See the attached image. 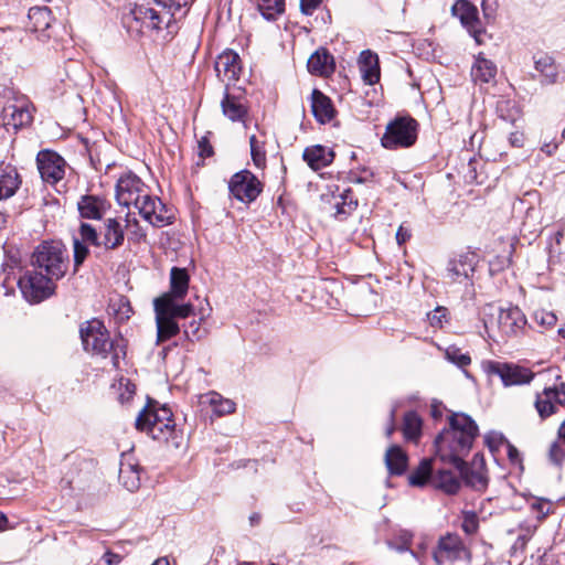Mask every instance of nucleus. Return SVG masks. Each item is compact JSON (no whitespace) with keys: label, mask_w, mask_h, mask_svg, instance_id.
I'll list each match as a JSON object with an SVG mask.
<instances>
[{"label":"nucleus","mask_w":565,"mask_h":565,"mask_svg":"<svg viewBox=\"0 0 565 565\" xmlns=\"http://www.w3.org/2000/svg\"><path fill=\"white\" fill-rule=\"evenodd\" d=\"M478 435V426L466 414L457 413L449 417V427L435 440L436 456L454 467H461Z\"/></svg>","instance_id":"nucleus-1"},{"label":"nucleus","mask_w":565,"mask_h":565,"mask_svg":"<svg viewBox=\"0 0 565 565\" xmlns=\"http://www.w3.org/2000/svg\"><path fill=\"white\" fill-rule=\"evenodd\" d=\"M124 239L125 233L117 218H107L104 222L100 234H98L96 228L90 224L81 222L77 232L73 234V258L75 268L79 267L88 256L89 245L111 250L121 246Z\"/></svg>","instance_id":"nucleus-2"},{"label":"nucleus","mask_w":565,"mask_h":565,"mask_svg":"<svg viewBox=\"0 0 565 565\" xmlns=\"http://www.w3.org/2000/svg\"><path fill=\"white\" fill-rule=\"evenodd\" d=\"M83 348L86 352L106 359L110 355L114 367L119 366V360L126 355L124 339L111 340L109 332L100 320L93 319L84 322L79 329Z\"/></svg>","instance_id":"nucleus-3"},{"label":"nucleus","mask_w":565,"mask_h":565,"mask_svg":"<svg viewBox=\"0 0 565 565\" xmlns=\"http://www.w3.org/2000/svg\"><path fill=\"white\" fill-rule=\"evenodd\" d=\"M31 265L53 279H62L68 268V253L57 241L43 242L32 255Z\"/></svg>","instance_id":"nucleus-4"},{"label":"nucleus","mask_w":565,"mask_h":565,"mask_svg":"<svg viewBox=\"0 0 565 565\" xmlns=\"http://www.w3.org/2000/svg\"><path fill=\"white\" fill-rule=\"evenodd\" d=\"M418 122L411 116H399L390 121L381 138V145L388 150L412 147L417 140Z\"/></svg>","instance_id":"nucleus-5"},{"label":"nucleus","mask_w":565,"mask_h":565,"mask_svg":"<svg viewBox=\"0 0 565 565\" xmlns=\"http://www.w3.org/2000/svg\"><path fill=\"white\" fill-rule=\"evenodd\" d=\"M57 279L33 268L19 278V287L23 297L32 303H39L52 295L56 289Z\"/></svg>","instance_id":"nucleus-6"},{"label":"nucleus","mask_w":565,"mask_h":565,"mask_svg":"<svg viewBox=\"0 0 565 565\" xmlns=\"http://www.w3.org/2000/svg\"><path fill=\"white\" fill-rule=\"evenodd\" d=\"M433 558L438 565L459 561H470L469 544L458 533L447 532L440 535L433 550Z\"/></svg>","instance_id":"nucleus-7"},{"label":"nucleus","mask_w":565,"mask_h":565,"mask_svg":"<svg viewBox=\"0 0 565 565\" xmlns=\"http://www.w3.org/2000/svg\"><path fill=\"white\" fill-rule=\"evenodd\" d=\"M482 369L488 375L498 376L505 387L530 384L535 376L530 367L511 362L488 360Z\"/></svg>","instance_id":"nucleus-8"},{"label":"nucleus","mask_w":565,"mask_h":565,"mask_svg":"<svg viewBox=\"0 0 565 565\" xmlns=\"http://www.w3.org/2000/svg\"><path fill=\"white\" fill-rule=\"evenodd\" d=\"M163 18L153 8L146 3L135 4L130 13L125 18V24L129 32L143 34L161 29Z\"/></svg>","instance_id":"nucleus-9"},{"label":"nucleus","mask_w":565,"mask_h":565,"mask_svg":"<svg viewBox=\"0 0 565 565\" xmlns=\"http://www.w3.org/2000/svg\"><path fill=\"white\" fill-rule=\"evenodd\" d=\"M228 190L233 198L249 204L254 202L263 191V184L257 177L248 170H242L232 175Z\"/></svg>","instance_id":"nucleus-10"},{"label":"nucleus","mask_w":565,"mask_h":565,"mask_svg":"<svg viewBox=\"0 0 565 565\" xmlns=\"http://www.w3.org/2000/svg\"><path fill=\"white\" fill-rule=\"evenodd\" d=\"M145 221L156 227H163L172 223L173 213L158 198L148 192L135 205Z\"/></svg>","instance_id":"nucleus-11"},{"label":"nucleus","mask_w":565,"mask_h":565,"mask_svg":"<svg viewBox=\"0 0 565 565\" xmlns=\"http://www.w3.org/2000/svg\"><path fill=\"white\" fill-rule=\"evenodd\" d=\"M33 106L25 96L15 97L2 109V121L7 128L18 130L32 122Z\"/></svg>","instance_id":"nucleus-12"},{"label":"nucleus","mask_w":565,"mask_h":565,"mask_svg":"<svg viewBox=\"0 0 565 565\" xmlns=\"http://www.w3.org/2000/svg\"><path fill=\"white\" fill-rule=\"evenodd\" d=\"M36 164L42 180L49 184L58 183L65 175L66 162L54 151H40L36 156Z\"/></svg>","instance_id":"nucleus-13"},{"label":"nucleus","mask_w":565,"mask_h":565,"mask_svg":"<svg viewBox=\"0 0 565 565\" xmlns=\"http://www.w3.org/2000/svg\"><path fill=\"white\" fill-rule=\"evenodd\" d=\"M147 192L145 183L131 173L120 177L116 184V199L122 206H135Z\"/></svg>","instance_id":"nucleus-14"},{"label":"nucleus","mask_w":565,"mask_h":565,"mask_svg":"<svg viewBox=\"0 0 565 565\" xmlns=\"http://www.w3.org/2000/svg\"><path fill=\"white\" fill-rule=\"evenodd\" d=\"M451 13L460 20L461 24L475 38L476 42L480 44L482 42L480 36L483 30L478 17L477 7L468 0H457L451 7Z\"/></svg>","instance_id":"nucleus-15"},{"label":"nucleus","mask_w":565,"mask_h":565,"mask_svg":"<svg viewBox=\"0 0 565 565\" xmlns=\"http://www.w3.org/2000/svg\"><path fill=\"white\" fill-rule=\"evenodd\" d=\"M456 468L460 471V476L467 486L478 491H482L488 487V475L482 456L477 454L473 456L470 466L462 461V466Z\"/></svg>","instance_id":"nucleus-16"},{"label":"nucleus","mask_w":565,"mask_h":565,"mask_svg":"<svg viewBox=\"0 0 565 565\" xmlns=\"http://www.w3.org/2000/svg\"><path fill=\"white\" fill-rule=\"evenodd\" d=\"M526 324L524 313L518 307L500 309L498 315V328L505 337L518 335Z\"/></svg>","instance_id":"nucleus-17"},{"label":"nucleus","mask_w":565,"mask_h":565,"mask_svg":"<svg viewBox=\"0 0 565 565\" xmlns=\"http://www.w3.org/2000/svg\"><path fill=\"white\" fill-rule=\"evenodd\" d=\"M215 71L222 82L236 81L242 71L239 55L232 50L224 51L215 61Z\"/></svg>","instance_id":"nucleus-18"},{"label":"nucleus","mask_w":565,"mask_h":565,"mask_svg":"<svg viewBox=\"0 0 565 565\" xmlns=\"http://www.w3.org/2000/svg\"><path fill=\"white\" fill-rule=\"evenodd\" d=\"M109 209V202L97 195H83L77 202V210L83 218L102 220Z\"/></svg>","instance_id":"nucleus-19"},{"label":"nucleus","mask_w":565,"mask_h":565,"mask_svg":"<svg viewBox=\"0 0 565 565\" xmlns=\"http://www.w3.org/2000/svg\"><path fill=\"white\" fill-rule=\"evenodd\" d=\"M475 271L473 257L461 255L448 263L446 277L451 282L467 284Z\"/></svg>","instance_id":"nucleus-20"},{"label":"nucleus","mask_w":565,"mask_h":565,"mask_svg":"<svg viewBox=\"0 0 565 565\" xmlns=\"http://www.w3.org/2000/svg\"><path fill=\"white\" fill-rule=\"evenodd\" d=\"M148 435L158 441H168L175 431L172 412L166 406H160L159 417L154 426H148Z\"/></svg>","instance_id":"nucleus-21"},{"label":"nucleus","mask_w":565,"mask_h":565,"mask_svg":"<svg viewBox=\"0 0 565 565\" xmlns=\"http://www.w3.org/2000/svg\"><path fill=\"white\" fill-rule=\"evenodd\" d=\"M157 324V343L164 342L180 332L178 322L160 306L153 305Z\"/></svg>","instance_id":"nucleus-22"},{"label":"nucleus","mask_w":565,"mask_h":565,"mask_svg":"<svg viewBox=\"0 0 565 565\" xmlns=\"http://www.w3.org/2000/svg\"><path fill=\"white\" fill-rule=\"evenodd\" d=\"M311 110L320 124L329 122L335 116L331 99L318 89H313L311 93Z\"/></svg>","instance_id":"nucleus-23"},{"label":"nucleus","mask_w":565,"mask_h":565,"mask_svg":"<svg viewBox=\"0 0 565 565\" xmlns=\"http://www.w3.org/2000/svg\"><path fill=\"white\" fill-rule=\"evenodd\" d=\"M302 158L312 170L318 171L333 161L334 153L327 147L316 145L306 148Z\"/></svg>","instance_id":"nucleus-24"},{"label":"nucleus","mask_w":565,"mask_h":565,"mask_svg":"<svg viewBox=\"0 0 565 565\" xmlns=\"http://www.w3.org/2000/svg\"><path fill=\"white\" fill-rule=\"evenodd\" d=\"M20 185L21 177L13 166L0 167V201L13 196Z\"/></svg>","instance_id":"nucleus-25"},{"label":"nucleus","mask_w":565,"mask_h":565,"mask_svg":"<svg viewBox=\"0 0 565 565\" xmlns=\"http://www.w3.org/2000/svg\"><path fill=\"white\" fill-rule=\"evenodd\" d=\"M308 71L319 76H329L334 71V60L324 49L317 50L308 60Z\"/></svg>","instance_id":"nucleus-26"},{"label":"nucleus","mask_w":565,"mask_h":565,"mask_svg":"<svg viewBox=\"0 0 565 565\" xmlns=\"http://www.w3.org/2000/svg\"><path fill=\"white\" fill-rule=\"evenodd\" d=\"M200 404L211 407L216 416H224L235 411V403L228 398H224L216 392H209L200 396Z\"/></svg>","instance_id":"nucleus-27"},{"label":"nucleus","mask_w":565,"mask_h":565,"mask_svg":"<svg viewBox=\"0 0 565 565\" xmlns=\"http://www.w3.org/2000/svg\"><path fill=\"white\" fill-rule=\"evenodd\" d=\"M190 277L186 269L173 267L170 273V290L162 296L183 299L189 290Z\"/></svg>","instance_id":"nucleus-28"},{"label":"nucleus","mask_w":565,"mask_h":565,"mask_svg":"<svg viewBox=\"0 0 565 565\" xmlns=\"http://www.w3.org/2000/svg\"><path fill=\"white\" fill-rule=\"evenodd\" d=\"M180 299L170 298L169 296H160L153 300V305L160 306L167 311L174 320L185 319L193 313V305L183 303L179 305Z\"/></svg>","instance_id":"nucleus-29"},{"label":"nucleus","mask_w":565,"mask_h":565,"mask_svg":"<svg viewBox=\"0 0 565 565\" xmlns=\"http://www.w3.org/2000/svg\"><path fill=\"white\" fill-rule=\"evenodd\" d=\"M497 75L495 64L479 54L471 67V78L475 83H490Z\"/></svg>","instance_id":"nucleus-30"},{"label":"nucleus","mask_w":565,"mask_h":565,"mask_svg":"<svg viewBox=\"0 0 565 565\" xmlns=\"http://www.w3.org/2000/svg\"><path fill=\"white\" fill-rule=\"evenodd\" d=\"M360 71L365 83L373 85L380 79L377 55L371 51H363L360 55Z\"/></svg>","instance_id":"nucleus-31"},{"label":"nucleus","mask_w":565,"mask_h":565,"mask_svg":"<svg viewBox=\"0 0 565 565\" xmlns=\"http://www.w3.org/2000/svg\"><path fill=\"white\" fill-rule=\"evenodd\" d=\"M527 507L531 515L536 520V523L527 529V532L531 534L554 511V503L545 498H532L527 501Z\"/></svg>","instance_id":"nucleus-32"},{"label":"nucleus","mask_w":565,"mask_h":565,"mask_svg":"<svg viewBox=\"0 0 565 565\" xmlns=\"http://www.w3.org/2000/svg\"><path fill=\"white\" fill-rule=\"evenodd\" d=\"M407 455L398 446H391L385 454V463L392 475H403L407 468Z\"/></svg>","instance_id":"nucleus-33"},{"label":"nucleus","mask_w":565,"mask_h":565,"mask_svg":"<svg viewBox=\"0 0 565 565\" xmlns=\"http://www.w3.org/2000/svg\"><path fill=\"white\" fill-rule=\"evenodd\" d=\"M30 29L33 32H43L47 30L52 23V13L47 7H34L29 10L28 14Z\"/></svg>","instance_id":"nucleus-34"},{"label":"nucleus","mask_w":565,"mask_h":565,"mask_svg":"<svg viewBox=\"0 0 565 565\" xmlns=\"http://www.w3.org/2000/svg\"><path fill=\"white\" fill-rule=\"evenodd\" d=\"M119 481L130 492L140 487V471L137 465L130 462H121L119 469Z\"/></svg>","instance_id":"nucleus-35"},{"label":"nucleus","mask_w":565,"mask_h":565,"mask_svg":"<svg viewBox=\"0 0 565 565\" xmlns=\"http://www.w3.org/2000/svg\"><path fill=\"white\" fill-rule=\"evenodd\" d=\"M221 105L223 114L232 121L243 120V118L246 116V108L235 96L226 94Z\"/></svg>","instance_id":"nucleus-36"},{"label":"nucleus","mask_w":565,"mask_h":565,"mask_svg":"<svg viewBox=\"0 0 565 565\" xmlns=\"http://www.w3.org/2000/svg\"><path fill=\"white\" fill-rule=\"evenodd\" d=\"M535 70L544 77L543 82L554 84L558 77V68L548 55H541L535 60Z\"/></svg>","instance_id":"nucleus-37"},{"label":"nucleus","mask_w":565,"mask_h":565,"mask_svg":"<svg viewBox=\"0 0 565 565\" xmlns=\"http://www.w3.org/2000/svg\"><path fill=\"white\" fill-rule=\"evenodd\" d=\"M422 418L415 412L404 415L403 434L407 440L417 441L422 435Z\"/></svg>","instance_id":"nucleus-38"},{"label":"nucleus","mask_w":565,"mask_h":565,"mask_svg":"<svg viewBox=\"0 0 565 565\" xmlns=\"http://www.w3.org/2000/svg\"><path fill=\"white\" fill-rule=\"evenodd\" d=\"M434 483L436 488L441 489L448 494H455L460 489V481L458 478L448 470L440 469L435 478Z\"/></svg>","instance_id":"nucleus-39"},{"label":"nucleus","mask_w":565,"mask_h":565,"mask_svg":"<svg viewBox=\"0 0 565 565\" xmlns=\"http://www.w3.org/2000/svg\"><path fill=\"white\" fill-rule=\"evenodd\" d=\"M552 395L550 388H544L543 392L536 394L534 406L542 419H545L556 412L557 407Z\"/></svg>","instance_id":"nucleus-40"},{"label":"nucleus","mask_w":565,"mask_h":565,"mask_svg":"<svg viewBox=\"0 0 565 565\" xmlns=\"http://www.w3.org/2000/svg\"><path fill=\"white\" fill-rule=\"evenodd\" d=\"M160 407L148 404L136 418V428L140 431L148 434V426H154L157 424V417H159Z\"/></svg>","instance_id":"nucleus-41"},{"label":"nucleus","mask_w":565,"mask_h":565,"mask_svg":"<svg viewBox=\"0 0 565 565\" xmlns=\"http://www.w3.org/2000/svg\"><path fill=\"white\" fill-rule=\"evenodd\" d=\"M108 313L118 322L128 320L132 313V308L125 297L113 299L108 306Z\"/></svg>","instance_id":"nucleus-42"},{"label":"nucleus","mask_w":565,"mask_h":565,"mask_svg":"<svg viewBox=\"0 0 565 565\" xmlns=\"http://www.w3.org/2000/svg\"><path fill=\"white\" fill-rule=\"evenodd\" d=\"M258 10L267 20H274L285 9V0H258Z\"/></svg>","instance_id":"nucleus-43"},{"label":"nucleus","mask_w":565,"mask_h":565,"mask_svg":"<svg viewBox=\"0 0 565 565\" xmlns=\"http://www.w3.org/2000/svg\"><path fill=\"white\" fill-rule=\"evenodd\" d=\"M445 358L448 362L457 365L460 369H465L471 364V358L468 353L456 345H449L445 349Z\"/></svg>","instance_id":"nucleus-44"},{"label":"nucleus","mask_w":565,"mask_h":565,"mask_svg":"<svg viewBox=\"0 0 565 565\" xmlns=\"http://www.w3.org/2000/svg\"><path fill=\"white\" fill-rule=\"evenodd\" d=\"M430 473H431L430 460L425 459L419 463V466L416 468V470H414L409 475L408 482L412 486L422 487L427 482V480L430 477Z\"/></svg>","instance_id":"nucleus-45"},{"label":"nucleus","mask_w":565,"mask_h":565,"mask_svg":"<svg viewBox=\"0 0 565 565\" xmlns=\"http://www.w3.org/2000/svg\"><path fill=\"white\" fill-rule=\"evenodd\" d=\"M358 203L352 198L351 190H345L342 194L335 198V202L333 204L335 209V215H347L351 213Z\"/></svg>","instance_id":"nucleus-46"},{"label":"nucleus","mask_w":565,"mask_h":565,"mask_svg":"<svg viewBox=\"0 0 565 565\" xmlns=\"http://www.w3.org/2000/svg\"><path fill=\"white\" fill-rule=\"evenodd\" d=\"M250 154L254 164L257 168H264L266 164V151L264 141L259 140L255 135L249 137Z\"/></svg>","instance_id":"nucleus-47"},{"label":"nucleus","mask_w":565,"mask_h":565,"mask_svg":"<svg viewBox=\"0 0 565 565\" xmlns=\"http://www.w3.org/2000/svg\"><path fill=\"white\" fill-rule=\"evenodd\" d=\"M413 541V533L408 530H398L394 537L388 541V546L398 552L408 551Z\"/></svg>","instance_id":"nucleus-48"},{"label":"nucleus","mask_w":565,"mask_h":565,"mask_svg":"<svg viewBox=\"0 0 565 565\" xmlns=\"http://www.w3.org/2000/svg\"><path fill=\"white\" fill-rule=\"evenodd\" d=\"M461 529L467 535H473L479 530V518L475 511L461 512Z\"/></svg>","instance_id":"nucleus-49"},{"label":"nucleus","mask_w":565,"mask_h":565,"mask_svg":"<svg viewBox=\"0 0 565 565\" xmlns=\"http://www.w3.org/2000/svg\"><path fill=\"white\" fill-rule=\"evenodd\" d=\"M534 321L543 328H552L557 321V317L553 311L545 309H537L533 315Z\"/></svg>","instance_id":"nucleus-50"},{"label":"nucleus","mask_w":565,"mask_h":565,"mask_svg":"<svg viewBox=\"0 0 565 565\" xmlns=\"http://www.w3.org/2000/svg\"><path fill=\"white\" fill-rule=\"evenodd\" d=\"M548 459L555 466H562L565 460V446L559 441H554L548 448Z\"/></svg>","instance_id":"nucleus-51"},{"label":"nucleus","mask_w":565,"mask_h":565,"mask_svg":"<svg viewBox=\"0 0 565 565\" xmlns=\"http://www.w3.org/2000/svg\"><path fill=\"white\" fill-rule=\"evenodd\" d=\"M427 320L433 328H443L444 323L447 321V309L445 307L435 308L427 313Z\"/></svg>","instance_id":"nucleus-52"},{"label":"nucleus","mask_w":565,"mask_h":565,"mask_svg":"<svg viewBox=\"0 0 565 565\" xmlns=\"http://www.w3.org/2000/svg\"><path fill=\"white\" fill-rule=\"evenodd\" d=\"M510 102H501L498 105V111L500 113V118L504 121H510L511 124H515L516 120L520 118V111L514 106L512 107V113L509 115L503 114L504 108H509Z\"/></svg>","instance_id":"nucleus-53"},{"label":"nucleus","mask_w":565,"mask_h":565,"mask_svg":"<svg viewBox=\"0 0 565 565\" xmlns=\"http://www.w3.org/2000/svg\"><path fill=\"white\" fill-rule=\"evenodd\" d=\"M158 4L162 6L163 8L169 9L172 14L180 10L183 7H186L190 4L191 0H153Z\"/></svg>","instance_id":"nucleus-54"},{"label":"nucleus","mask_w":565,"mask_h":565,"mask_svg":"<svg viewBox=\"0 0 565 565\" xmlns=\"http://www.w3.org/2000/svg\"><path fill=\"white\" fill-rule=\"evenodd\" d=\"M481 9L487 20H493L498 10L497 0H482Z\"/></svg>","instance_id":"nucleus-55"},{"label":"nucleus","mask_w":565,"mask_h":565,"mask_svg":"<svg viewBox=\"0 0 565 565\" xmlns=\"http://www.w3.org/2000/svg\"><path fill=\"white\" fill-rule=\"evenodd\" d=\"M552 392V398L555 405L565 406V383H561L554 387H548Z\"/></svg>","instance_id":"nucleus-56"},{"label":"nucleus","mask_w":565,"mask_h":565,"mask_svg":"<svg viewBox=\"0 0 565 565\" xmlns=\"http://www.w3.org/2000/svg\"><path fill=\"white\" fill-rule=\"evenodd\" d=\"M122 558V555L115 553L110 550H107L102 556V561L105 563V565H119Z\"/></svg>","instance_id":"nucleus-57"},{"label":"nucleus","mask_w":565,"mask_h":565,"mask_svg":"<svg viewBox=\"0 0 565 565\" xmlns=\"http://www.w3.org/2000/svg\"><path fill=\"white\" fill-rule=\"evenodd\" d=\"M322 0H300L301 12L311 15Z\"/></svg>","instance_id":"nucleus-58"},{"label":"nucleus","mask_w":565,"mask_h":565,"mask_svg":"<svg viewBox=\"0 0 565 565\" xmlns=\"http://www.w3.org/2000/svg\"><path fill=\"white\" fill-rule=\"evenodd\" d=\"M199 150H200V156L202 158H206V157H210L212 156L213 153V148L212 146L210 145L209 140L203 137L200 141H199Z\"/></svg>","instance_id":"nucleus-59"},{"label":"nucleus","mask_w":565,"mask_h":565,"mask_svg":"<svg viewBox=\"0 0 565 565\" xmlns=\"http://www.w3.org/2000/svg\"><path fill=\"white\" fill-rule=\"evenodd\" d=\"M509 142L512 147H522L524 142V135L519 130L512 131L509 136Z\"/></svg>","instance_id":"nucleus-60"},{"label":"nucleus","mask_w":565,"mask_h":565,"mask_svg":"<svg viewBox=\"0 0 565 565\" xmlns=\"http://www.w3.org/2000/svg\"><path fill=\"white\" fill-rule=\"evenodd\" d=\"M507 454L512 463H519L521 461L519 450L510 443L507 444Z\"/></svg>","instance_id":"nucleus-61"},{"label":"nucleus","mask_w":565,"mask_h":565,"mask_svg":"<svg viewBox=\"0 0 565 565\" xmlns=\"http://www.w3.org/2000/svg\"><path fill=\"white\" fill-rule=\"evenodd\" d=\"M409 238H411V232L407 228L399 226L396 232V241H397L398 245H403Z\"/></svg>","instance_id":"nucleus-62"},{"label":"nucleus","mask_w":565,"mask_h":565,"mask_svg":"<svg viewBox=\"0 0 565 565\" xmlns=\"http://www.w3.org/2000/svg\"><path fill=\"white\" fill-rule=\"evenodd\" d=\"M200 331V323L196 321H193L190 323L189 329L184 330L185 335L191 339L192 337L199 338L198 333Z\"/></svg>","instance_id":"nucleus-63"},{"label":"nucleus","mask_w":565,"mask_h":565,"mask_svg":"<svg viewBox=\"0 0 565 565\" xmlns=\"http://www.w3.org/2000/svg\"><path fill=\"white\" fill-rule=\"evenodd\" d=\"M556 149H557V145L556 143H545V145L542 146V151H544L548 156L553 154Z\"/></svg>","instance_id":"nucleus-64"}]
</instances>
